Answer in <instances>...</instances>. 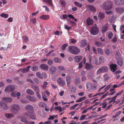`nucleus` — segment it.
<instances>
[{
    "instance_id": "1",
    "label": "nucleus",
    "mask_w": 124,
    "mask_h": 124,
    "mask_svg": "<svg viewBox=\"0 0 124 124\" xmlns=\"http://www.w3.org/2000/svg\"><path fill=\"white\" fill-rule=\"evenodd\" d=\"M69 51L72 54H77L80 52L79 49L75 46H70L68 47Z\"/></svg>"
},
{
    "instance_id": "2",
    "label": "nucleus",
    "mask_w": 124,
    "mask_h": 124,
    "mask_svg": "<svg viewBox=\"0 0 124 124\" xmlns=\"http://www.w3.org/2000/svg\"><path fill=\"white\" fill-rule=\"evenodd\" d=\"M103 8L105 10H107L110 9L112 5V3L110 1H107L102 4Z\"/></svg>"
},
{
    "instance_id": "3",
    "label": "nucleus",
    "mask_w": 124,
    "mask_h": 124,
    "mask_svg": "<svg viewBox=\"0 0 124 124\" xmlns=\"http://www.w3.org/2000/svg\"><path fill=\"white\" fill-rule=\"evenodd\" d=\"M20 108L19 106L17 104H13L11 107V111L13 114H16L20 110Z\"/></svg>"
},
{
    "instance_id": "4",
    "label": "nucleus",
    "mask_w": 124,
    "mask_h": 124,
    "mask_svg": "<svg viewBox=\"0 0 124 124\" xmlns=\"http://www.w3.org/2000/svg\"><path fill=\"white\" fill-rule=\"evenodd\" d=\"M99 32V29L97 26H93L91 28L90 32L91 34L95 36L97 35Z\"/></svg>"
},
{
    "instance_id": "5",
    "label": "nucleus",
    "mask_w": 124,
    "mask_h": 124,
    "mask_svg": "<svg viewBox=\"0 0 124 124\" xmlns=\"http://www.w3.org/2000/svg\"><path fill=\"white\" fill-rule=\"evenodd\" d=\"M108 68L106 66H103L98 70L97 71V74L99 75L102 72H106L108 71Z\"/></svg>"
},
{
    "instance_id": "6",
    "label": "nucleus",
    "mask_w": 124,
    "mask_h": 124,
    "mask_svg": "<svg viewBox=\"0 0 124 124\" xmlns=\"http://www.w3.org/2000/svg\"><path fill=\"white\" fill-rule=\"evenodd\" d=\"M124 92V90H122L117 93L114 97H112L111 98V100L109 101L108 103H110L113 102L116 99V98L117 97L122 94Z\"/></svg>"
},
{
    "instance_id": "7",
    "label": "nucleus",
    "mask_w": 124,
    "mask_h": 124,
    "mask_svg": "<svg viewBox=\"0 0 124 124\" xmlns=\"http://www.w3.org/2000/svg\"><path fill=\"white\" fill-rule=\"evenodd\" d=\"M15 89V87L14 85H9L6 87L5 89V91L6 92H11L13 91Z\"/></svg>"
},
{
    "instance_id": "8",
    "label": "nucleus",
    "mask_w": 124,
    "mask_h": 124,
    "mask_svg": "<svg viewBox=\"0 0 124 124\" xmlns=\"http://www.w3.org/2000/svg\"><path fill=\"white\" fill-rule=\"evenodd\" d=\"M26 98L28 100L31 101L35 102L37 100V98L36 97L33 96L28 95L26 96Z\"/></svg>"
},
{
    "instance_id": "9",
    "label": "nucleus",
    "mask_w": 124,
    "mask_h": 124,
    "mask_svg": "<svg viewBox=\"0 0 124 124\" xmlns=\"http://www.w3.org/2000/svg\"><path fill=\"white\" fill-rule=\"evenodd\" d=\"M0 104L3 109H8V107L6 103L1 101L0 103Z\"/></svg>"
},
{
    "instance_id": "10",
    "label": "nucleus",
    "mask_w": 124,
    "mask_h": 124,
    "mask_svg": "<svg viewBox=\"0 0 124 124\" xmlns=\"http://www.w3.org/2000/svg\"><path fill=\"white\" fill-rule=\"evenodd\" d=\"M110 70L113 72H115L117 69V66L116 64H111L110 65Z\"/></svg>"
},
{
    "instance_id": "11",
    "label": "nucleus",
    "mask_w": 124,
    "mask_h": 124,
    "mask_svg": "<svg viewBox=\"0 0 124 124\" xmlns=\"http://www.w3.org/2000/svg\"><path fill=\"white\" fill-rule=\"evenodd\" d=\"M82 59V56L81 55L75 56L74 57V61L76 62H78Z\"/></svg>"
},
{
    "instance_id": "12",
    "label": "nucleus",
    "mask_w": 124,
    "mask_h": 124,
    "mask_svg": "<svg viewBox=\"0 0 124 124\" xmlns=\"http://www.w3.org/2000/svg\"><path fill=\"white\" fill-rule=\"evenodd\" d=\"M25 110L28 111H33L34 109L33 107L31 105H28L25 106Z\"/></svg>"
},
{
    "instance_id": "13",
    "label": "nucleus",
    "mask_w": 124,
    "mask_h": 124,
    "mask_svg": "<svg viewBox=\"0 0 124 124\" xmlns=\"http://www.w3.org/2000/svg\"><path fill=\"white\" fill-rule=\"evenodd\" d=\"M57 82L58 83L62 86H63L65 85V81L62 79V78H59L57 79Z\"/></svg>"
},
{
    "instance_id": "14",
    "label": "nucleus",
    "mask_w": 124,
    "mask_h": 124,
    "mask_svg": "<svg viewBox=\"0 0 124 124\" xmlns=\"http://www.w3.org/2000/svg\"><path fill=\"white\" fill-rule=\"evenodd\" d=\"M56 70V68L55 67L51 66L49 69V72L51 74H53L55 73Z\"/></svg>"
},
{
    "instance_id": "15",
    "label": "nucleus",
    "mask_w": 124,
    "mask_h": 124,
    "mask_svg": "<svg viewBox=\"0 0 124 124\" xmlns=\"http://www.w3.org/2000/svg\"><path fill=\"white\" fill-rule=\"evenodd\" d=\"M105 15L104 13L102 12H100L98 15L99 19L100 20L103 19L104 18Z\"/></svg>"
},
{
    "instance_id": "16",
    "label": "nucleus",
    "mask_w": 124,
    "mask_h": 124,
    "mask_svg": "<svg viewBox=\"0 0 124 124\" xmlns=\"http://www.w3.org/2000/svg\"><path fill=\"white\" fill-rule=\"evenodd\" d=\"M115 1L116 4L119 6L124 4V0H115Z\"/></svg>"
},
{
    "instance_id": "17",
    "label": "nucleus",
    "mask_w": 124,
    "mask_h": 124,
    "mask_svg": "<svg viewBox=\"0 0 124 124\" xmlns=\"http://www.w3.org/2000/svg\"><path fill=\"white\" fill-rule=\"evenodd\" d=\"M116 52L115 54L116 58V59H119L121 58V54L119 51L118 49H116Z\"/></svg>"
},
{
    "instance_id": "18",
    "label": "nucleus",
    "mask_w": 124,
    "mask_h": 124,
    "mask_svg": "<svg viewBox=\"0 0 124 124\" xmlns=\"http://www.w3.org/2000/svg\"><path fill=\"white\" fill-rule=\"evenodd\" d=\"M40 68L42 70L47 71L48 69V67L46 64H42L40 65Z\"/></svg>"
},
{
    "instance_id": "19",
    "label": "nucleus",
    "mask_w": 124,
    "mask_h": 124,
    "mask_svg": "<svg viewBox=\"0 0 124 124\" xmlns=\"http://www.w3.org/2000/svg\"><path fill=\"white\" fill-rule=\"evenodd\" d=\"M87 43V42L85 40H81L80 43V46L81 47H84L86 46Z\"/></svg>"
},
{
    "instance_id": "20",
    "label": "nucleus",
    "mask_w": 124,
    "mask_h": 124,
    "mask_svg": "<svg viewBox=\"0 0 124 124\" xmlns=\"http://www.w3.org/2000/svg\"><path fill=\"white\" fill-rule=\"evenodd\" d=\"M31 86L33 89L36 92H39V87L37 85H31Z\"/></svg>"
},
{
    "instance_id": "21",
    "label": "nucleus",
    "mask_w": 124,
    "mask_h": 124,
    "mask_svg": "<svg viewBox=\"0 0 124 124\" xmlns=\"http://www.w3.org/2000/svg\"><path fill=\"white\" fill-rule=\"evenodd\" d=\"M71 76L70 75H68L66 76V81H67V85H68L71 82Z\"/></svg>"
},
{
    "instance_id": "22",
    "label": "nucleus",
    "mask_w": 124,
    "mask_h": 124,
    "mask_svg": "<svg viewBox=\"0 0 124 124\" xmlns=\"http://www.w3.org/2000/svg\"><path fill=\"white\" fill-rule=\"evenodd\" d=\"M92 65L91 64L86 63L85 65V68L87 70H90L93 68Z\"/></svg>"
},
{
    "instance_id": "23",
    "label": "nucleus",
    "mask_w": 124,
    "mask_h": 124,
    "mask_svg": "<svg viewBox=\"0 0 124 124\" xmlns=\"http://www.w3.org/2000/svg\"><path fill=\"white\" fill-rule=\"evenodd\" d=\"M26 93L29 95H33L34 94V92L31 89H27L26 90Z\"/></svg>"
},
{
    "instance_id": "24",
    "label": "nucleus",
    "mask_w": 124,
    "mask_h": 124,
    "mask_svg": "<svg viewBox=\"0 0 124 124\" xmlns=\"http://www.w3.org/2000/svg\"><path fill=\"white\" fill-rule=\"evenodd\" d=\"M86 22L89 25H90L92 24L93 23V21L90 17H89L86 19Z\"/></svg>"
},
{
    "instance_id": "25",
    "label": "nucleus",
    "mask_w": 124,
    "mask_h": 124,
    "mask_svg": "<svg viewBox=\"0 0 124 124\" xmlns=\"http://www.w3.org/2000/svg\"><path fill=\"white\" fill-rule=\"evenodd\" d=\"M20 118H21L20 121L22 122H24L25 123H28V121L27 120L26 118L22 116H19Z\"/></svg>"
},
{
    "instance_id": "26",
    "label": "nucleus",
    "mask_w": 124,
    "mask_h": 124,
    "mask_svg": "<svg viewBox=\"0 0 124 124\" xmlns=\"http://www.w3.org/2000/svg\"><path fill=\"white\" fill-rule=\"evenodd\" d=\"M44 1L47 4L49 5L51 7L53 5L52 3V0H44Z\"/></svg>"
},
{
    "instance_id": "27",
    "label": "nucleus",
    "mask_w": 124,
    "mask_h": 124,
    "mask_svg": "<svg viewBox=\"0 0 124 124\" xmlns=\"http://www.w3.org/2000/svg\"><path fill=\"white\" fill-rule=\"evenodd\" d=\"M86 62V60L85 58H84L83 61L79 63V66L78 68L79 69H80L82 68L83 66V64H85Z\"/></svg>"
},
{
    "instance_id": "28",
    "label": "nucleus",
    "mask_w": 124,
    "mask_h": 124,
    "mask_svg": "<svg viewBox=\"0 0 124 124\" xmlns=\"http://www.w3.org/2000/svg\"><path fill=\"white\" fill-rule=\"evenodd\" d=\"M108 28V25L107 24L105 25L103 27L102 30L101 32L102 33H105L107 31Z\"/></svg>"
},
{
    "instance_id": "29",
    "label": "nucleus",
    "mask_w": 124,
    "mask_h": 124,
    "mask_svg": "<svg viewBox=\"0 0 124 124\" xmlns=\"http://www.w3.org/2000/svg\"><path fill=\"white\" fill-rule=\"evenodd\" d=\"M49 16L47 15H43L40 17V18L43 20H47L49 18Z\"/></svg>"
},
{
    "instance_id": "30",
    "label": "nucleus",
    "mask_w": 124,
    "mask_h": 124,
    "mask_svg": "<svg viewBox=\"0 0 124 124\" xmlns=\"http://www.w3.org/2000/svg\"><path fill=\"white\" fill-rule=\"evenodd\" d=\"M116 10L119 13H122L124 11V9L121 7L116 8Z\"/></svg>"
},
{
    "instance_id": "31",
    "label": "nucleus",
    "mask_w": 124,
    "mask_h": 124,
    "mask_svg": "<svg viewBox=\"0 0 124 124\" xmlns=\"http://www.w3.org/2000/svg\"><path fill=\"white\" fill-rule=\"evenodd\" d=\"M2 99L4 100L5 101L8 102H11L13 100V99L10 97H5L2 98Z\"/></svg>"
},
{
    "instance_id": "32",
    "label": "nucleus",
    "mask_w": 124,
    "mask_h": 124,
    "mask_svg": "<svg viewBox=\"0 0 124 124\" xmlns=\"http://www.w3.org/2000/svg\"><path fill=\"white\" fill-rule=\"evenodd\" d=\"M5 115L6 117L8 118H12L14 116V115L10 113H5Z\"/></svg>"
},
{
    "instance_id": "33",
    "label": "nucleus",
    "mask_w": 124,
    "mask_h": 124,
    "mask_svg": "<svg viewBox=\"0 0 124 124\" xmlns=\"http://www.w3.org/2000/svg\"><path fill=\"white\" fill-rule=\"evenodd\" d=\"M88 6L90 10L91 11L95 12L96 11V9L93 6L89 5Z\"/></svg>"
},
{
    "instance_id": "34",
    "label": "nucleus",
    "mask_w": 124,
    "mask_h": 124,
    "mask_svg": "<svg viewBox=\"0 0 124 124\" xmlns=\"http://www.w3.org/2000/svg\"><path fill=\"white\" fill-rule=\"evenodd\" d=\"M71 91L73 93H75L76 91V88L75 86L73 85H72L70 87Z\"/></svg>"
},
{
    "instance_id": "35",
    "label": "nucleus",
    "mask_w": 124,
    "mask_h": 124,
    "mask_svg": "<svg viewBox=\"0 0 124 124\" xmlns=\"http://www.w3.org/2000/svg\"><path fill=\"white\" fill-rule=\"evenodd\" d=\"M54 62L56 63H60L61 62V59L57 57H55L54 59Z\"/></svg>"
},
{
    "instance_id": "36",
    "label": "nucleus",
    "mask_w": 124,
    "mask_h": 124,
    "mask_svg": "<svg viewBox=\"0 0 124 124\" xmlns=\"http://www.w3.org/2000/svg\"><path fill=\"white\" fill-rule=\"evenodd\" d=\"M95 44L97 46L99 47L102 46L103 45L102 43L97 41H95Z\"/></svg>"
},
{
    "instance_id": "37",
    "label": "nucleus",
    "mask_w": 124,
    "mask_h": 124,
    "mask_svg": "<svg viewBox=\"0 0 124 124\" xmlns=\"http://www.w3.org/2000/svg\"><path fill=\"white\" fill-rule=\"evenodd\" d=\"M117 62L118 64L120 66H121L123 64V61L122 58L119 59Z\"/></svg>"
},
{
    "instance_id": "38",
    "label": "nucleus",
    "mask_w": 124,
    "mask_h": 124,
    "mask_svg": "<svg viewBox=\"0 0 124 124\" xmlns=\"http://www.w3.org/2000/svg\"><path fill=\"white\" fill-rule=\"evenodd\" d=\"M36 19L35 18H34L30 19V22L31 23L34 24L36 23Z\"/></svg>"
},
{
    "instance_id": "39",
    "label": "nucleus",
    "mask_w": 124,
    "mask_h": 124,
    "mask_svg": "<svg viewBox=\"0 0 124 124\" xmlns=\"http://www.w3.org/2000/svg\"><path fill=\"white\" fill-rule=\"evenodd\" d=\"M39 105L40 107L45 108L46 107L47 105L44 102H40L39 103Z\"/></svg>"
},
{
    "instance_id": "40",
    "label": "nucleus",
    "mask_w": 124,
    "mask_h": 124,
    "mask_svg": "<svg viewBox=\"0 0 124 124\" xmlns=\"http://www.w3.org/2000/svg\"><path fill=\"white\" fill-rule=\"evenodd\" d=\"M30 114H31V115L30 116V118L32 119H35L36 115L35 113L32 112H31Z\"/></svg>"
},
{
    "instance_id": "41",
    "label": "nucleus",
    "mask_w": 124,
    "mask_h": 124,
    "mask_svg": "<svg viewBox=\"0 0 124 124\" xmlns=\"http://www.w3.org/2000/svg\"><path fill=\"white\" fill-rule=\"evenodd\" d=\"M86 89L88 91L90 90L91 87V84L89 82H88L86 83Z\"/></svg>"
},
{
    "instance_id": "42",
    "label": "nucleus",
    "mask_w": 124,
    "mask_h": 124,
    "mask_svg": "<svg viewBox=\"0 0 124 124\" xmlns=\"http://www.w3.org/2000/svg\"><path fill=\"white\" fill-rule=\"evenodd\" d=\"M0 16L5 18H7L9 16L8 14L2 13L0 14Z\"/></svg>"
},
{
    "instance_id": "43",
    "label": "nucleus",
    "mask_w": 124,
    "mask_h": 124,
    "mask_svg": "<svg viewBox=\"0 0 124 124\" xmlns=\"http://www.w3.org/2000/svg\"><path fill=\"white\" fill-rule=\"evenodd\" d=\"M111 51L110 49H107L105 50V53L106 55H108L111 53Z\"/></svg>"
},
{
    "instance_id": "44",
    "label": "nucleus",
    "mask_w": 124,
    "mask_h": 124,
    "mask_svg": "<svg viewBox=\"0 0 124 124\" xmlns=\"http://www.w3.org/2000/svg\"><path fill=\"white\" fill-rule=\"evenodd\" d=\"M86 99V97H82L77 100L76 101L77 102H81L82 101Z\"/></svg>"
},
{
    "instance_id": "45",
    "label": "nucleus",
    "mask_w": 124,
    "mask_h": 124,
    "mask_svg": "<svg viewBox=\"0 0 124 124\" xmlns=\"http://www.w3.org/2000/svg\"><path fill=\"white\" fill-rule=\"evenodd\" d=\"M75 84L77 85H78L80 83V81L78 77L76 78L75 80Z\"/></svg>"
},
{
    "instance_id": "46",
    "label": "nucleus",
    "mask_w": 124,
    "mask_h": 124,
    "mask_svg": "<svg viewBox=\"0 0 124 124\" xmlns=\"http://www.w3.org/2000/svg\"><path fill=\"white\" fill-rule=\"evenodd\" d=\"M113 35V33L111 31H109L108 34V38L109 39H111L112 38Z\"/></svg>"
},
{
    "instance_id": "47",
    "label": "nucleus",
    "mask_w": 124,
    "mask_h": 124,
    "mask_svg": "<svg viewBox=\"0 0 124 124\" xmlns=\"http://www.w3.org/2000/svg\"><path fill=\"white\" fill-rule=\"evenodd\" d=\"M97 51L99 54H103V52L101 49L99 48H98L97 49Z\"/></svg>"
},
{
    "instance_id": "48",
    "label": "nucleus",
    "mask_w": 124,
    "mask_h": 124,
    "mask_svg": "<svg viewBox=\"0 0 124 124\" xmlns=\"http://www.w3.org/2000/svg\"><path fill=\"white\" fill-rule=\"evenodd\" d=\"M41 76L42 78L41 79L46 78L47 77L46 74V73L43 72L41 74Z\"/></svg>"
},
{
    "instance_id": "49",
    "label": "nucleus",
    "mask_w": 124,
    "mask_h": 124,
    "mask_svg": "<svg viewBox=\"0 0 124 124\" xmlns=\"http://www.w3.org/2000/svg\"><path fill=\"white\" fill-rule=\"evenodd\" d=\"M38 67L37 66H34L31 67V69L32 71H36L38 69Z\"/></svg>"
},
{
    "instance_id": "50",
    "label": "nucleus",
    "mask_w": 124,
    "mask_h": 124,
    "mask_svg": "<svg viewBox=\"0 0 124 124\" xmlns=\"http://www.w3.org/2000/svg\"><path fill=\"white\" fill-rule=\"evenodd\" d=\"M55 110H59V112H61L62 111V108L61 107L59 106L58 107H55Z\"/></svg>"
},
{
    "instance_id": "51",
    "label": "nucleus",
    "mask_w": 124,
    "mask_h": 124,
    "mask_svg": "<svg viewBox=\"0 0 124 124\" xmlns=\"http://www.w3.org/2000/svg\"><path fill=\"white\" fill-rule=\"evenodd\" d=\"M99 59L100 63H102L104 62V57L103 56H100L99 57Z\"/></svg>"
},
{
    "instance_id": "52",
    "label": "nucleus",
    "mask_w": 124,
    "mask_h": 124,
    "mask_svg": "<svg viewBox=\"0 0 124 124\" xmlns=\"http://www.w3.org/2000/svg\"><path fill=\"white\" fill-rule=\"evenodd\" d=\"M72 28L71 26H70L67 25H64V28L67 30H70Z\"/></svg>"
},
{
    "instance_id": "53",
    "label": "nucleus",
    "mask_w": 124,
    "mask_h": 124,
    "mask_svg": "<svg viewBox=\"0 0 124 124\" xmlns=\"http://www.w3.org/2000/svg\"><path fill=\"white\" fill-rule=\"evenodd\" d=\"M104 80L105 81H107L109 79V77L107 74H106L104 75L103 76Z\"/></svg>"
},
{
    "instance_id": "54",
    "label": "nucleus",
    "mask_w": 124,
    "mask_h": 124,
    "mask_svg": "<svg viewBox=\"0 0 124 124\" xmlns=\"http://www.w3.org/2000/svg\"><path fill=\"white\" fill-rule=\"evenodd\" d=\"M31 113V112L30 111H28L27 112H25L23 114V115L24 116H29L30 114V113Z\"/></svg>"
},
{
    "instance_id": "55",
    "label": "nucleus",
    "mask_w": 124,
    "mask_h": 124,
    "mask_svg": "<svg viewBox=\"0 0 124 124\" xmlns=\"http://www.w3.org/2000/svg\"><path fill=\"white\" fill-rule=\"evenodd\" d=\"M121 86V85L120 84L118 85L116 84H114L112 86V87L115 89V88H119Z\"/></svg>"
},
{
    "instance_id": "56",
    "label": "nucleus",
    "mask_w": 124,
    "mask_h": 124,
    "mask_svg": "<svg viewBox=\"0 0 124 124\" xmlns=\"http://www.w3.org/2000/svg\"><path fill=\"white\" fill-rule=\"evenodd\" d=\"M108 21L110 23H113L114 22V19L113 17L112 16L109 17Z\"/></svg>"
},
{
    "instance_id": "57",
    "label": "nucleus",
    "mask_w": 124,
    "mask_h": 124,
    "mask_svg": "<svg viewBox=\"0 0 124 124\" xmlns=\"http://www.w3.org/2000/svg\"><path fill=\"white\" fill-rule=\"evenodd\" d=\"M22 39L25 42H27L29 40V38L27 36H22Z\"/></svg>"
},
{
    "instance_id": "58",
    "label": "nucleus",
    "mask_w": 124,
    "mask_h": 124,
    "mask_svg": "<svg viewBox=\"0 0 124 124\" xmlns=\"http://www.w3.org/2000/svg\"><path fill=\"white\" fill-rule=\"evenodd\" d=\"M70 42V43H71L75 44L77 42L76 40L74 39H72L69 40Z\"/></svg>"
},
{
    "instance_id": "59",
    "label": "nucleus",
    "mask_w": 124,
    "mask_h": 124,
    "mask_svg": "<svg viewBox=\"0 0 124 124\" xmlns=\"http://www.w3.org/2000/svg\"><path fill=\"white\" fill-rule=\"evenodd\" d=\"M74 4L76 5L79 7H81L82 6V4L78 3L77 1H75L74 2Z\"/></svg>"
},
{
    "instance_id": "60",
    "label": "nucleus",
    "mask_w": 124,
    "mask_h": 124,
    "mask_svg": "<svg viewBox=\"0 0 124 124\" xmlns=\"http://www.w3.org/2000/svg\"><path fill=\"white\" fill-rule=\"evenodd\" d=\"M107 103L104 104L103 103H101L100 104V106H102L101 108H106L107 106Z\"/></svg>"
},
{
    "instance_id": "61",
    "label": "nucleus",
    "mask_w": 124,
    "mask_h": 124,
    "mask_svg": "<svg viewBox=\"0 0 124 124\" xmlns=\"http://www.w3.org/2000/svg\"><path fill=\"white\" fill-rule=\"evenodd\" d=\"M88 115H82L79 119V120H82L85 119L86 116H87Z\"/></svg>"
},
{
    "instance_id": "62",
    "label": "nucleus",
    "mask_w": 124,
    "mask_h": 124,
    "mask_svg": "<svg viewBox=\"0 0 124 124\" xmlns=\"http://www.w3.org/2000/svg\"><path fill=\"white\" fill-rule=\"evenodd\" d=\"M15 97H17L18 99H19L20 98V96L21 95V93L20 92H17V93H15Z\"/></svg>"
},
{
    "instance_id": "63",
    "label": "nucleus",
    "mask_w": 124,
    "mask_h": 124,
    "mask_svg": "<svg viewBox=\"0 0 124 124\" xmlns=\"http://www.w3.org/2000/svg\"><path fill=\"white\" fill-rule=\"evenodd\" d=\"M44 84L42 86V87L44 89L46 88L47 87V85H48L47 82L45 81L44 83Z\"/></svg>"
},
{
    "instance_id": "64",
    "label": "nucleus",
    "mask_w": 124,
    "mask_h": 124,
    "mask_svg": "<svg viewBox=\"0 0 124 124\" xmlns=\"http://www.w3.org/2000/svg\"><path fill=\"white\" fill-rule=\"evenodd\" d=\"M78 105V104H76L72 106L70 108L71 109L73 110L75 109V108L76 107H77Z\"/></svg>"
}]
</instances>
